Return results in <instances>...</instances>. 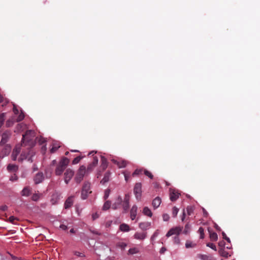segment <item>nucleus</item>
<instances>
[{
    "label": "nucleus",
    "instance_id": "37998d69",
    "mask_svg": "<svg viewBox=\"0 0 260 260\" xmlns=\"http://www.w3.org/2000/svg\"><path fill=\"white\" fill-rule=\"evenodd\" d=\"M94 168H95V167L93 166L92 165H91V164L90 163L88 165L87 169H86V170L87 171V173H88V174L90 173L93 170V169Z\"/></svg>",
    "mask_w": 260,
    "mask_h": 260
},
{
    "label": "nucleus",
    "instance_id": "c03bdc74",
    "mask_svg": "<svg viewBox=\"0 0 260 260\" xmlns=\"http://www.w3.org/2000/svg\"><path fill=\"white\" fill-rule=\"evenodd\" d=\"M196 246V244H193L192 243V242H188V241H187L185 243V247L186 248H191V247H193Z\"/></svg>",
    "mask_w": 260,
    "mask_h": 260
},
{
    "label": "nucleus",
    "instance_id": "e2e57ef3",
    "mask_svg": "<svg viewBox=\"0 0 260 260\" xmlns=\"http://www.w3.org/2000/svg\"><path fill=\"white\" fill-rule=\"evenodd\" d=\"M17 179V177L14 175V176H12L10 180L12 181H15Z\"/></svg>",
    "mask_w": 260,
    "mask_h": 260
},
{
    "label": "nucleus",
    "instance_id": "864d4df0",
    "mask_svg": "<svg viewBox=\"0 0 260 260\" xmlns=\"http://www.w3.org/2000/svg\"><path fill=\"white\" fill-rule=\"evenodd\" d=\"M8 209V207L6 205L2 206L0 207V209L3 211L7 210Z\"/></svg>",
    "mask_w": 260,
    "mask_h": 260
},
{
    "label": "nucleus",
    "instance_id": "f8f14e48",
    "mask_svg": "<svg viewBox=\"0 0 260 260\" xmlns=\"http://www.w3.org/2000/svg\"><path fill=\"white\" fill-rule=\"evenodd\" d=\"M122 203V199L120 196H118L116 199L115 202L113 204L112 208L114 210L120 208Z\"/></svg>",
    "mask_w": 260,
    "mask_h": 260
},
{
    "label": "nucleus",
    "instance_id": "c9c22d12",
    "mask_svg": "<svg viewBox=\"0 0 260 260\" xmlns=\"http://www.w3.org/2000/svg\"><path fill=\"white\" fill-rule=\"evenodd\" d=\"M98 161H99L98 157L96 156H94L93 157L92 161L91 162V165H92L93 166H94L95 167L98 164Z\"/></svg>",
    "mask_w": 260,
    "mask_h": 260
},
{
    "label": "nucleus",
    "instance_id": "4468645a",
    "mask_svg": "<svg viewBox=\"0 0 260 260\" xmlns=\"http://www.w3.org/2000/svg\"><path fill=\"white\" fill-rule=\"evenodd\" d=\"M21 151V148L20 147L16 146L14 150H13L11 158L13 160H16L17 159V155L19 154Z\"/></svg>",
    "mask_w": 260,
    "mask_h": 260
},
{
    "label": "nucleus",
    "instance_id": "4c0bfd02",
    "mask_svg": "<svg viewBox=\"0 0 260 260\" xmlns=\"http://www.w3.org/2000/svg\"><path fill=\"white\" fill-rule=\"evenodd\" d=\"M179 211L178 208L176 207H174L172 210V216L173 217H176Z\"/></svg>",
    "mask_w": 260,
    "mask_h": 260
},
{
    "label": "nucleus",
    "instance_id": "423d86ee",
    "mask_svg": "<svg viewBox=\"0 0 260 260\" xmlns=\"http://www.w3.org/2000/svg\"><path fill=\"white\" fill-rule=\"evenodd\" d=\"M11 135V133L9 131H6L4 132L2 135V140L0 142L1 145H4L8 141L10 136Z\"/></svg>",
    "mask_w": 260,
    "mask_h": 260
},
{
    "label": "nucleus",
    "instance_id": "13d9d810",
    "mask_svg": "<svg viewBox=\"0 0 260 260\" xmlns=\"http://www.w3.org/2000/svg\"><path fill=\"white\" fill-rule=\"evenodd\" d=\"M5 100V98L0 94V103H3Z\"/></svg>",
    "mask_w": 260,
    "mask_h": 260
},
{
    "label": "nucleus",
    "instance_id": "2eb2a0df",
    "mask_svg": "<svg viewBox=\"0 0 260 260\" xmlns=\"http://www.w3.org/2000/svg\"><path fill=\"white\" fill-rule=\"evenodd\" d=\"M137 207L136 205H134L131 209L130 214L131 218L132 220H134L137 216Z\"/></svg>",
    "mask_w": 260,
    "mask_h": 260
},
{
    "label": "nucleus",
    "instance_id": "774afa93",
    "mask_svg": "<svg viewBox=\"0 0 260 260\" xmlns=\"http://www.w3.org/2000/svg\"><path fill=\"white\" fill-rule=\"evenodd\" d=\"M70 151L71 152H79V151L77 150H71Z\"/></svg>",
    "mask_w": 260,
    "mask_h": 260
},
{
    "label": "nucleus",
    "instance_id": "c85d7f7f",
    "mask_svg": "<svg viewBox=\"0 0 260 260\" xmlns=\"http://www.w3.org/2000/svg\"><path fill=\"white\" fill-rule=\"evenodd\" d=\"M59 199V196H58L57 194H53L51 200V202L52 204H55L57 203V201Z\"/></svg>",
    "mask_w": 260,
    "mask_h": 260
},
{
    "label": "nucleus",
    "instance_id": "4be33fe9",
    "mask_svg": "<svg viewBox=\"0 0 260 260\" xmlns=\"http://www.w3.org/2000/svg\"><path fill=\"white\" fill-rule=\"evenodd\" d=\"M110 176V173L109 172H106L104 175V178L101 181V183L103 184H104L105 183L108 182L109 180Z\"/></svg>",
    "mask_w": 260,
    "mask_h": 260
},
{
    "label": "nucleus",
    "instance_id": "aec40b11",
    "mask_svg": "<svg viewBox=\"0 0 260 260\" xmlns=\"http://www.w3.org/2000/svg\"><path fill=\"white\" fill-rule=\"evenodd\" d=\"M198 257L202 260H215L213 257L209 255L199 254Z\"/></svg>",
    "mask_w": 260,
    "mask_h": 260
},
{
    "label": "nucleus",
    "instance_id": "f704fd0d",
    "mask_svg": "<svg viewBox=\"0 0 260 260\" xmlns=\"http://www.w3.org/2000/svg\"><path fill=\"white\" fill-rule=\"evenodd\" d=\"M18 218L13 216H10L8 219V221L10 222H11L12 224H17L16 222H15V221H18Z\"/></svg>",
    "mask_w": 260,
    "mask_h": 260
},
{
    "label": "nucleus",
    "instance_id": "ea45409f",
    "mask_svg": "<svg viewBox=\"0 0 260 260\" xmlns=\"http://www.w3.org/2000/svg\"><path fill=\"white\" fill-rule=\"evenodd\" d=\"M82 157L79 156L75 158L72 161V164L76 165L77 164L80 160L82 159Z\"/></svg>",
    "mask_w": 260,
    "mask_h": 260
},
{
    "label": "nucleus",
    "instance_id": "052dcab7",
    "mask_svg": "<svg viewBox=\"0 0 260 260\" xmlns=\"http://www.w3.org/2000/svg\"><path fill=\"white\" fill-rule=\"evenodd\" d=\"M174 242L177 243V244H178L179 243V238L178 237H175V238H174Z\"/></svg>",
    "mask_w": 260,
    "mask_h": 260
},
{
    "label": "nucleus",
    "instance_id": "bf43d9fd",
    "mask_svg": "<svg viewBox=\"0 0 260 260\" xmlns=\"http://www.w3.org/2000/svg\"><path fill=\"white\" fill-rule=\"evenodd\" d=\"M99 217V215L97 213H95L92 215V218L93 220L98 218Z\"/></svg>",
    "mask_w": 260,
    "mask_h": 260
},
{
    "label": "nucleus",
    "instance_id": "09e8293b",
    "mask_svg": "<svg viewBox=\"0 0 260 260\" xmlns=\"http://www.w3.org/2000/svg\"><path fill=\"white\" fill-rule=\"evenodd\" d=\"M13 111L15 115H17L19 114V110L15 105H14L13 106Z\"/></svg>",
    "mask_w": 260,
    "mask_h": 260
},
{
    "label": "nucleus",
    "instance_id": "bb28decb",
    "mask_svg": "<svg viewBox=\"0 0 260 260\" xmlns=\"http://www.w3.org/2000/svg\"><path fill=\"white\" fill-rule=\"evenodd\" d=\"M219 253L220 255L224 257H228L229 255V254L228 251H226L224 248H221L219 250Z\"/></svg>",
    "mask_w": 260,
    "mask_h": 260
},
{
    "label": "nucleus",
    "instance_id": "cd10ccee",
    "mask_svg": "<svg viewBox=\"0 0 260 260\" xmlns=\"http://www.w3.org/2000/svg\"><path fill=\"white\" fill-rule=\"evenodd\" d=\"M139 252V250L138 248H130L128 251V254H134Z\"/></svg>",
    "mask_w": 260,
    "mask_h": 260
},
{
    "label": "nucleus",
    "instance_id": "b1692460",
    "mask_svg": "<svg viewBox=\"0 0 260 260\" xmlns=\"http://www.w3.org/2000/svg\"><path fill=\"white\" fill-rule=\"evenodd\" d=\"M119 229L122 232H128L129 231V226L125 223H122L120 225Z\"/></svg>",
    "mask_w": 260,
    "mask_h": 260
},
{
    "label": "nucleus",
    "instance_id": "473e14b6",
    "mask_svg": "<svg viewBox=\"0 0 260 260\" xmlns=\"http://www.w3.org/2000/svg\"><path fill=\"white\" fill-rule=\"evenodd\" d=\"M194 211V208L192 206H188L186 208V211L188 215L190 216L191 215Z\"/></svg>",
    "mask_w": 260,
    "mask_h": 260
},
{
    "label": "nucleus",
    "instance_id": "c756f323",
    "mask_svg": "<svg viewBox=\"0 0 260 260\" xmlns=\"http://www.w3.org/2000/svg\"><path fill=\"white\" fill-rule=\"evenodd\" d=\"M111 203L110 201H106L103 206V210H104V211H106V210H108L110 207H111Z\"/></svg>",
    "mask_w": 260,
    "mask_h": 260
},
{
    "label": "nucleus",
    "instance_id": "ddd939ff",
    "mask_svg": "<svg viewBox=\"0 0 260 260\" xmlns=\"http://www.w3.org/2000/svg\"><path fill=\"white\" fill-rule=\"evenodd\" d=\"M147 233L145 232H136L134 235L135 239L140 240H143L146 238Z\"/></svg>",
    "mask_w": 260,
    "mask_h": 260
},
{
    "label": "nucleus",
    "instance_id": "e433bc0d",
    "mask_svg": "<svg viewBox=\"0 0 260 260\" xmlns=\"http://www.w3.org/2000/svg\"><path fill=\"white\" fill-rule=\"evenodd\" d=\"M123 173L124 174L125 181H127L131 176V173L129 171H125L123 172Z\"/></svg>",
    "mask_w": 260,
    "mask_h": 260
},
{
    "label": "nucleus",
    "instance_id": "0e129e2a",
    "mask_svg": "<svg viewBox=\"0 0 260 260\" xmlns=\"http://www.w3.org/2000/svg\"><path fill=\"white\" fill-rule=\"evenodd\" d=\"M56 161L55 160H53L51 162V165L54 166L56 164Z\"/></svg>",
    "mask_w": 260,
    "mask_h": 260
},
{
    "label": "nucleus",
    "instance_id": "4d7b16f0",
    "mask_svg": "<svg viewBox=\"0 0 260 260\" xmlns=\"http://www.w3.org/2000/svg\"><path fill=\"white\" fill-rule=\"evenodd\" d=\"M60 228L63 230H67L68 229L67 226L64 224H61Z\"/></svg>",
    "mask_w": 260,
    "mask_h": 260
},
{
    "label": "nucleus",
    "instance_id": "603ef678",
    "mask_svg": "<svg viewBox=\"0 0 260 260\" xmlns=\"http://www.w3.org/2000/svg\"><path fill=\"white\" fill-rule=\"evenodd\" d=\"M109 196V190H107L105 191V195L104 197V199L106 200L108 198Z\"/></svg>",
    "mask_w": 260,
    "mask_h": 260
},
{
    "label": "nucleus",
    "instance_id": "7ed1b4c3",
    "mask_svg": "<svg viewBox=\"0 0 260 260\" xmlns=\"http://www.w3.org/2000/svg\"><path fill=\"white\" fill-rule=\"evenodd\" d=\"M88 174V173H87L86 170V167L83 165L80 166L77 172L76 177L75 178V181L77 183H80L83 180V177Z\"/></svg>",
    "mask_w": 260,
    "mask_h": 260
},
{
    "label": "nucleus",
    "instance_id": "5fc2aeb1",
    "mask_svg": "<svg viewBox=\"0 0 260 260\" xmlns=\"http://www.w3.org/2000/svg\"><path fill=\"white\" fill-rule=\"evenodd\" d=\"M189 229V225L187 224L185 226V229H184V232L186 234L188 232V230Z\"/></svg>",
    "mask_w": 260,
    "mask_h": 260
},
{
    "label": "nucleus",
    "instance_id": "9d476101",
    "mask_svg": "<svg viewBox=\"0 0 260 260\" xmlns=\"http://www.w3.org/2000/svg\"><path fill=\"white\" fill-rule=\"evenodd\" d=\"M111 161L114 164L117 165V166L119 168H125L127 164V161H126L125 160L121 159H118V160H116L115 159H112Z\"/></svg>",
    "mask_w": 260,
    "mask_h": 260
},
{
    "label": "nucleus",
    "instance_id": "8fccbe9b",
    "mask_svg": "<svg viewBox=\"0 0 260 260\" xmlns=\"http://www.w3.org/2000/svg\"><path fill=\"white\" fill-rule=\"evenodd\" d=\"M222 234L223 238L225 239L227 242H230V239L226 236V234L224 232H222Z\"/></svg>",
    "mask_w": 260,
    "mask_h": 260
},
{
    "label": "nucleus",
    "instance_id": "a19ab883",
    "mask_svg": "<svg viewBox=\"0 0 260 260\" xmlns=\"http://www.w3.org/2000/svg\"><path fill=\"white\" fill-rule=\"evenodd\" d=\"M144 174L148 176L149 178H150V179H153V175L151 174V172H150L149 171H148V170H144Z\"/></svg>",
    "mask_w": 260,
    "mask_h": 260
},
{
    "label": "nucleus",
    "instance_id": "f03ea898",
    "mask_svg": "<svg viewBox=\"0 0 260 260\" xmlns=\"http://www.w3.org/2000/svg\"><path fill=\"white\" fill-rule=\"evenodd\" d=\"M70 162V159L67 157H62L57 165L55 173L57 176L61 175Z\"/></svg>",
    "mask_w": 260,
    "mask_h": 260
},
{
    "label": "nucleus",
    "instance_id": "f257e3e1",
    "mask_svg": "<svg viewBox=\"0 0 260 260\" xmlns=\"http://www.w3.org/2000/svg\"><path fill=\"white\" fill-rule=\"evenodd\" d=\"M35 137V132L32 130H27L22 136L21 141V145L28 146L26 150H23L22 153L18 160L20 161L24 159L27 160L28 161L32 162L33 161L32 157L35 154V152L32 148L34 145V139Z\"/></svg>",
    "mask_w": 260,
    "mask_h": 260
},
{
    "label": "nucleus",
    "instance_id": "f3484780",
    "mask_svg": "<svg viewBox=\"0 0 260 260\" xmlns=\"http://www.w3.org/2000/svg\"><path fill=\"white\" fill-rule=\"evenodd\" d=\"M151 225V223L149 222H141L139 224V228L143 231L146 230Z\"/></svg>",
    "mask_w": 260,
    "mask_h": 260
},
{
    "label": "nucleus",
    "instance_id": "de8ad7c7",
    "mask_svg": "<svg viewBox=\"0 0 260 260\" xmlns=\"http://www.w3.org/2000/svg\"><path fill=\"white\" fill-rule=\"evenodd\" d=\"M163 220L165 221H167L170 219V216L168 214H164L162 215Z\"/></svg>",
    "mask_w": 260,
    "mask_h": 260
},
{
    "label": "nucleus",
    "instance_id": "338daca9",
    "mask_svg": "<svg viewBox=\"0 0 260 260\" xmlns=\"http://www.w3.org/2000/svg\"><path fill=\"white\" fill-rule=\"evenodd\" d=\"M70 232L71 233H74L75 232L74 229H72Z\"/></svg>",
    "mask_w": 260,
    "mask_h": 260
},
{
    "label": "nucleus",
    "instance_id": "5701e85b",
    "mask_svg": "<svg viewBox=\"0 0 260 260\" xmlns=\"http://www.w3.org/2000/svg\"><path fill=\"white\" fill-rule=\"evenodd\" d=\"M143 213L144 215L148 216L150 217H151L152 215V213L151 211L147 207H145L144 208L143 210Z\"/></svg>",
    "mask_w": 260,
    "mask_h": 260
},
{
    "label": "nucleus",
    "instance_id": "72a5a7b5",
    "mask_svg": "<svg viewBox=\"0 0 260 260\" xmlns=\"http://www.w3.org/2000/svg\"><path fill=\"white\" fill-rule=\"evenodd\" d=\"M144 170L143 169H136L134 173L132 174V176L134 177L136 175H139L143 172Z\"/></svg>",
    "mask_w": 260,
    "mask_h": 260
},
{
    "label": "nucleus",
    "instance_id": "79ce46f5",
    "mask_svg": "<svg viewBox=\"0 0 260 260\" xmlns=\"http://www.w3.org/2000/svg\"><path fill=\"white\" fill-rule=\"evenodd\" d=\"M60 147V146H58L56 144H54L53 145L52 148L50 149L51 153H53L56 151V150Z\"/></svg>",
    "mask_w": 260,
    "mask_h": 260
},
{
    "label": "nucleus",
    "instance_id": "680f3d73",
    "mask_svg": "<svg viewBox=\"0 0 260 260\" xmlns=\"http://www.w3.org/2000/svg\"><path fill=\"white\" fill-rule=\"evenodd\" d=\"M185 210H183L182 216L181 217V220H182V221H184V220L185 219Z\"/></svg>",
    "mask_w": 260,
    "mask_h": 260
},
{
    "label": "nucleus",
    "instance_id": "3c124183",
    "mask_svg": "<svg viewBox=\"0 0 260 260\" xmlns=\"http://www.w3.org/2000/svg\"><path fill=\"white\" fill-rule=\"evenodd\" d=\"M124 202H129V196L128 194H125L124 198Z\"/></svg>",
    "mask_w": 260,
    "mask_h": 260
},
{
    "label": "nucleus",
    "instance_id": "2f4dec72",
    "mask_svg": "<svg viewBox=\"0 0 260 260\" xmlns=\"http://www.w3.org/2000/svg\"><path fill=\"white\" fill-rule=\"evenodd\" d=\"M122 208L124 212H127L129 208V202L122 201Z\"/></svg>",
    "mask_w": 260,
    "mask_h": 260
},
{
    "label": "nucleus",
    "instance_id": "6e6d98bb",
    "mask_svg": "<svg viewBox=\"0 0 260 260\" xmlns=\"http://www.w3.org/2000/svg\"><path fill=\"white\" fill-rule=\"evenodd\" d=\"M167 250L166 248L165 247H162L159 251L160 253L163 254Z\"/></svg>",
    "mask_w": 260,
    "mask_h": 260
},
{
    "label": "nucleus",
    "instance_id": "20e7f679",
    "mask_svg": "<svg viewBox=\"0 0 260 260\" xmlns=\"http://www.w3.org/2000/svg\"><path fill=\"white\" fill-rule=\"evenodd\" d=\"M90 184L89 182H85L83 187L82 190L81 191V198L83 200L86 199L88 195L91 193V191L90 190Z\"/></svg>",
    "mask_w": 260,
    "mask_h": 260
},
{
    "label": "nucleus",
    "instance_id": "a878e982",
    "mask_svg": "<svg viewBox=\"0 0 260 260\" xmlns=\"http://www.w3.org/2000/svg\"><path fill=\"white\" fill-rule=\"evenodd\" d=\"M30 189L28 187H24L21 191V195L23 196H28L30 194Z\"/></svg>",
    "mask_w": 260,
    "mask_h": 260
},
{
    "label": "nucleus",
    "instance_id": "dca6fc26",
    "mask_svg": "<svg viewBox=\"0 0 260 260\" xmlns=\"http://www.w3.org/2000/svg\"><path fill=\"white\" fill-rule=\"evenodd\" d=\"M161 202V199L157 197H156L152 201V205L154 208V209L157 208L159 205H160V203Z\"/></svg>",
    "mask_w": 260,
    "mask_h": 260
},
{
    "label": "nucleus",
    "instance_id": "a18cd8bd",
    "mask_svg": "<svg viewBox=\"0 0 260 260\" xmlns=\"http://www.w3.org/2000/svg\"><path fill=\"white\" fill-rule=\"evenodd\" d=\"M207 246L210 247L212 249L214 250H216V246L212 243H207Z\"/></svg>",
    "mask_w": 260,
    "mask_h": 260
},
{
    "label": "nucleus",
    "instance_id": "a211bd4d",
    "mask_svg": "<svg viewBox=\"0 0 260 260\" xmlns=\"http://www.w3.org/2000/svg\"><path fill=\"white\" fill-rule=\"evenodd\" d=\"M73 204V197H69L64 203V208L68 209L70 208Z\"/></svg>",
    "mask_w": 260,
    "mask_h": 260
},
{
    "label": "nucleus",
    "instance_id": "39448f33",
    "mask_svg": "<svg viewBox=\"0 0 260 260\" xmlns=\"http://www.w3.org/2000/svg\"><path fill=\"white\" fill-rule=\"evenodd\" d=\"M134 192L137 200H140L142 194V184L141 183H137L134 188Z\"/></svg>",
    "mask_w": 260,
    "mask_h": 260
},
{
    "label": "nucleus",
    "instance_id": "49530a36",
    "mask_svg": "<svg viewBox=\"0 0 260 260\" xmlns=\"http://www.w3.org/2000/svg\"><path fill=\"white\" fill-rule=\"evenodd\" d=\"M40 196L39 194L35 193L31 197L32 200L34 201H37L39 199Z\"/></svg>",
    "mask_w": 260,
    "mask_h": 260
},
{
    "label": "nucleus",
    "instance_id": "6e6552de",
    "mask_svg": "<svg viewBox=\"0 0 260 260\" xmlns=\"http://www.w3.org/2000/svg\"><path fill=\"white\" fill-rule=\"evenodd\" d=\"M74 175V172L71 169H68L66 170L64 175V182L66 184H68L69 181L71 180L72 178Z\"/></svg>",
    "mask_w": 260,
    "mask_h": 260
},
{
    "label": "nucleus",
    "instance_id": "6ab92c4d",
    "mask_svg": "<svg viewBox=\"0 0 260 260\" xmlns=\"http://www.w3.org/2000/svg\"><path fill=\"white\" fill-rule=\"evenodd\" d=\"M108 166V162L106 158L104 156H101V167L103 170H105Z\"/></svg>",
    "mask_w": 260,
    "mask_h": 260
},
{
    "label": "nucleus",
    "instance_id": "58836bf2",
    "mask_svg": "<svg viewBox=\"0 0 260 260\" xmlns=\"http://www.w3.org/2000/svg\"><path fill=\"white\" fill-rule=\"evenodd\" d=\"M198 232L200 235V238H204V230L202 227H200L198 230Z\"/></svg>",
    "mask_w": 260,
    "mask_h": 260
},
{
    "label": "nucleus",
    "instance_id": "69168bd1",
    "mask_svg": "<svg viewBox=\"0 0 260 260\" xmlns=\"http://www.w3.org/2000/svg\"><path fill=\"white\" fill-rule=\"evenodd\" d=\"M219 246H224L223 242H219Z\"/></svg>",
    "mask_w": 260,
    "mask_h": 260
},
{
    "label": "nucleus",
    "instance_id": "9b49d317",
    "mask_svg": "<svg viewBox=\"0 0 260 260\" xmlns=\"http://www.w3.org/2000/svg\"><path fill=\"white\" fill-rule=\"evenodd\" d=\"M44 179V176L42 172H38L34 177V180L35 184H38L41 183Z\"/></svg>",
    "mask_w": 260,
    "mask_h": 260
},
{
    "label": "nucleus",
    "instance_id": "0eeeda50",
    "mask_svg": "<svg viewBox=\"0 0 260 260\" xmlns=\"http://www.w3.org/2000/svg\"><path fill=\"white\" fill-rule=\"evenodd\" d=\"M180 193L175 189H170V199L172 202L176 201L179 197Z\"/></svg>",
    "mask_w": 260,
    "mask_h": 260
},
{
    "label": "nucleus",
    "instance_id": "393cba45",
    "mask_svg": "<svg viewBox=\"0 0 260 260\" xmlns=\"http://www.w3.org/2000/svg\"><path fill=\"white\" fill-rule=\"evenodd\" d=\"M7 169L9 171L15 172L18 169V167L15 165L9 164L7 167Z\"/></svg>",
    "mask_w": 260,
    "mask_h": 260
},
{
    "label": "nucleus",
    "instance_id": "412c9836",
    "mask_svg": "<svg viewBox=\"0 0 260 260\" xmlns=\"http://www.w3.org/2000/svg\"><path fill=\"white\" fill-rule=\"evenodd\" d=\"M208 231L210 234V240L212 241H216L218 239L217 234L214 232L210 231L209 229H208Z\"/></svg>",
    "mask_w": 260,
    "mask_h": 260
},
{
    "label": "nucleus",
    "instance_id": "7c9ffc66",
    "mask_svg": "<svg viewBox=\"0 0 260 260\" xmlns=\"http://www.w3.org/2000/svg\"><path fill=\"white\" fill-rule=\"evenodd\" d=\"M24 114L21 111V112L18 114V116L16 119L14 120L15 122H19L22 121L24 118Z\"/></svg>",
    "mask_w": 260,
    "mask_h": 260
},
{
    "label": "nucleus",
    "instance_id": "1a4fd4ad",
    "mask_svg": "<svg viewBox=\"0 0 260 260\" xmlns=\"http://www.w3.org/2000/svg\"><path fill=\"white\" fill-rule=\"evenodd\" d=\"M182 228L180 227H175L174 228H172L170 229L168 232L166 234V236L169 237L173 235H176L177 236L179 235L180 232L182 231Z\"/></svg>",
    "mask_w": 260,
    "mask_h": 260
}]
</instances>
